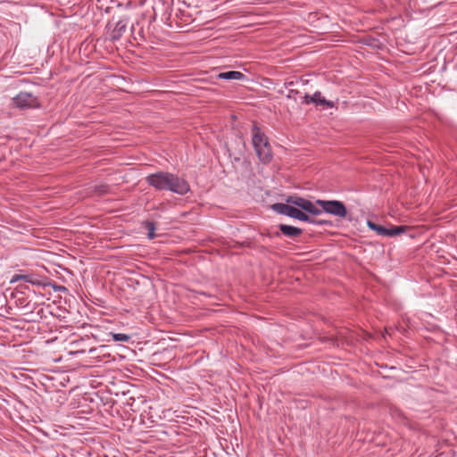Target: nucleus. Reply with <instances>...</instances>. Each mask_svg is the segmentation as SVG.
Returning <instances> with one entry per match:
<instances>
[{"instance_id":"nucleus-1","label":"nucleus","mask_w":457,"mask_h":457,"mask_svg":"<svg viewBox=\"0 0 457 457\" xmlns=\"http://www.w3.org/2000/svg\"><path fill=\"white\" fill-rule=\"evenodd\" d=\"M145 179L157 190H169L179 195H185L190 190L187 180L170 172L158 171L148 175Z\"/></svg>"},{"instance_id":"nucleus-2","label":"nucleus","mask_w":457,"mask_h":457,"mask_svg":"<svg viewBox=\"0 0 457 457\" xmlns=\"http://www.w3.org/2000/svg\"><path fill=\"white\" fill-rule=\"evenodd\" d=\"M271 209L279 214L286 215L301 221H310V216L307 213L295 206H293V204L291 205V204L277 203L271 205Z\"/></svg>"},{"instance_id":"nucleus-3","label":"nucleus","mask_w":457,"mask_h":457,"mask_svg":"<svg viewBox=\"0 0 457 457\" xmlns=\"http://www.w3.org/2000/svg\"><path fill=\"white\" fill-rule=\"evenodd\" d=\"M316 204L321 208L322 212L334 215L338 218H345L347 210L345 204L338 200H317Z\"/></svg>"},{"instance_id":"nucleus-4","label":"nucleus","mask_w":457,"mask_h":457,"mask_svg":"<svg viewBox=\"0 0 457 457\" xmlns=\"http://www.w3.org/2000/svg\"><path fill=\"white\" fill-rule=\"evenodd\" d=\"M272 157L273 152L267 137L259 131V161L266 164L270 162Z\"/></svg>"},{"instance_id":"nucleus-5","label":"nucleus","mask_w":457,"mask_h":457,"mask_svg":"<svg viewBox=\"0 0 457 457\" xmlns=\"http://www.w3.org/2000/svg\"><path fill=\"white\" fill-rule=\"evenodd\" d=\"M301 104H313L316 106L322 105L326 108H333L335 106L334 103L323 97L320 91H316L312 96L305 94L303 96H301Z\"/></svg>"},{"instance_id":"nucleus-6","label":"nucleus","mask_w":457,"mask_h":457,"mask_svg":"<svg viewBox=\"0 0 457 457\" xmlns=\"http://www.w3.org/2000/svg\"><path fill=\"white\" fill-rule=\"evenodd\" d=\"M13 103L16 106L21 108L35 107L37 105V98L27 92H21L13 98Z\"/></svg>"},{"instance_id":"nucleus-7","label":"nucleus","mask_w":457,"mask_h":457,"mask_svg":"<svg viewBox=\"0 0 457 457\" xmlns=\"http://www.w3.org/2000/svg\"><path fill=\"white\" fill-rule=\"evenodd\" d=\"M278 228L282 235L292 239L297 238L303 234L301 228L290 225L279 224Z\"/></svg>"},{"instance_id":"nucleus-8","label":"nucleus","mask_w":457,"mask_h":457,"mask_svg":"<svg viewBox=\"0 0 457 457\" xmlns=\"http://www.w3.org/2000/svg\"><path fill=\"white\" fill-rule=\"evenodd\" d=\"M20 280H24L32 285H40L39 280L35 278L32 275H29V274L28 275L15 274L12 277L10 283L12 284V283L18 282Z\"/></svg>"},{"instance_id":"nucleus-9","label":"nucleus","mask_w":457,"mask_h":457,"mask_svg":"<svg viewBox=\"0 0 457 457\" xmlns=\"http://www.w3.org/2000/svg\"><path fill=\"white\" fill-rule=\"evenodd\" d=\"M407 229L406 226H391L386 228L384 237H393L404 233Z\"/></svg>"},{"instance_id":"nucleus-10","label":"nucleus","mask_w":457,"mask_h":457,"mask_svg":"<svg viewBox=\"0 0 457 457\" xmlns=\"http://www.w3.org/2000/svg\"><path fill=\"white\" fill-rule=\"evenodd\" d=\"M318 206L319 205L316 204V202L312 203V201L308 200L303 211L313 216H318L322 213L321 208H319Z\"/></svg>"},{"instance_id":"nucleus-11","label":"nucleus","mask_w":457,"mask_h":457,"mask_svg":"<svg viewBox=\"0 0 457 457\" xmlns=\"http://www.w3.org/2000/svg\"><path fill=\"white\" fill-rule=\"evenodd\" d=\"M307 202L308 199L300 196H288L287 199V204H291L294 206L298 207L301 211H303Z\"/></svg>"},{"instance_id":"nucleus-12","label":"nucleus","mask_w":457,"mask_h":457,"mask_svg":"<svg viewBox=\"0 0 457 457\" xmlns=\"http://www.w3.org/2000/svg\"><path fill=\"white\" fill-rule=\"evenodd\" d=\"M125 29H126V23L123 22L122 21H118L115 28L112 31V34H111L112 39L118 40L120 37L123 31H125Z\"/></svg>"},{"instance_id":"nucleus-13","label":"nucleus","mask_w":457,"mask_h":457,"mask_svg":"<svg viewBox=\"0 0 457 457\" xmlns=\"http://www.w3.org/2000/svg\"><path fill=\"white\" fill-rule=\"evenodd\" d=\"M243 77V73L235 71L220 72L218 74V78L222 79H241Z\"/></svg>"},{"instance_id":"nucleus-14","label":"nucleus","mask_w":457,"mask_h":457,"mask_svg":"<svg viewBox=\"0 0 457 457\" xmlns=\"http://www.w3.org/2000/svg\"><path fill=\"white\" fill-rule=\"evenodd\" d=\"M367 225L370 229L375 231L378 235L384 237L386 228V227L380 224H377L371 220H368Z\"/></svg>"},{"instance_id":"nucleus-15","label":"nucleus","mask_w":457,"mask_h":457,"mask_svg":"<svg viewBox=\"0 0 457 457\" xmlns=\"http://www.w3.org/2000/svg\"><path fill=\"white\" fill-rule=\"evenodd\" d=\"M112 337L116 342H128L130 338L129 336L122 333H112Z\"/></svg>"},{"instance_id":"nucleus-16","label":"nucleus","mask_w":457,"mask_h":457,"mask_svg":"<svg viewBox=\"0 0 457 457\" xmlns=\"http://www.w3.org/2000/svg\"><path fill=\"white\" fill-rule=\"evenodd\" d=\"M145 228L148 230V238L154 239L155 237L154 230H155V224L152 221H147L145 223Z\"/></svg>"},{"instance_id":"nucleus-17","label":"nucleus","mask_w":457,"mask_h":457,"mask_svg":"<svg viewBox=\"0 0 457 457\" xmlns=\"http://www.w3.org/2000/svg\"><path fill=\"white\" fill-rule=\"evenodd\" d=\"M310 224L318 225V226H323V225H331L332 222L326 220H318L314 218L310 217V221H307Z\"/></svg>"},{"instance_id":"nucleus-18","label":"nucleus","mask_w":457,"mask_h":457,"mask_svg":"<svg viewBox=\"0 0 457 457\" xmlns=\"http://www.w3.org/2000/svg\"><path fill=\"white\" fill-rule=\"evenodd\" d=\"M287 96L288 98H293L295 101H299L301 103V96H303V95L298 91L290 90Z\"/></svg>"},{"instance_id":"nucleus-19","label":"nucleus","mask_w":457,"mask_h":457,"mask_svg":"<svg viewBox=\"0 0 457 457\" xmlns=\"http://www.w3.org/2000/svg\"><path fill=\"white\" fill-rule=\"evenodd\" d=\"M253 145L255 149H257V130L255 126L253 129V137H252Z\"/></svg>"},{"instance_id":"nucleus-20","label":"nucleus","mask_w":457,"mask_h":457,"mask_svg":"<svg viewBox=\"0 0 457 457\" xmlns=\"http://www.w3.org/2000/svg\"><path fill=\"white\" fill-rule=\"evenodd\" d=\"M107 190H108V187L105 185H101L96 189L97 193L100 195L106 193Z\"/></svg>"}]
</instances>
